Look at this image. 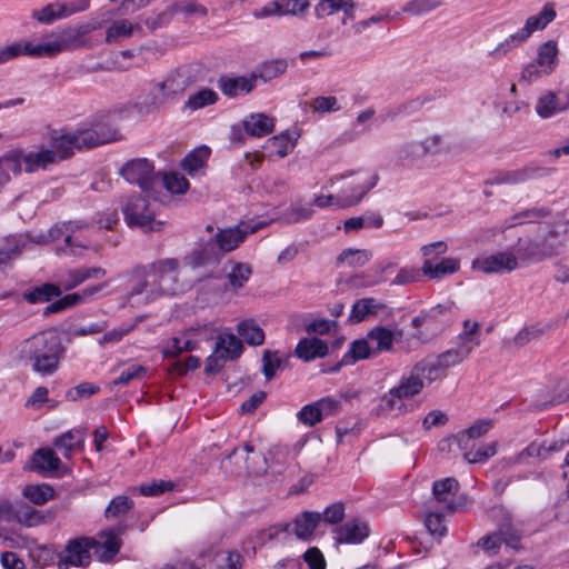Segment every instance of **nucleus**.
I'll use <instances>...</instances> for the list:
<instances>
[{
  "label": "nucleus",
  "mask_w": 569,
  "mask_h": 569,
  "mask_svg": "<svg viewBox=\"0 0 569 569\" xmlns=\"http://www.w3.org/2000/svg\"><path fill=\"white\" fill-rule=\"evenodd\" d=\"M97 29V23H83L76 29L61 32H49L40 42L31 40L16 41L0 47V64L20 56L31 58H53L63 51L79 49L84 46L83 36Z\"/></svg>",
  "instance_id": "obj_1"
},
{
  "label": "nucleus",
  "mask_w": 569,
  "mask_h": 569,
  "mask_svg": "<svg viewBox=\"0 0 569 569\" xmlns=\"http://www.w3.org/2000/svg\"><path fill=\"white\" fill-rule=\"evenodd\" d=\"M20 360L30 361L33 371L41 376H51L64 357L66 348L56 329H47L22 340L18 347Z\"/></svg>",
  "instance_id": "obj_2"
},
{
  "label": "nucleus",
  "mask_w": 569,
  "mask_h": 569,
  "mask_svg": "<svg viewBox=\"0 0 569 569\" xmlns=\"http://www.w3.org/2000/svg\"><path fill=\"white\" fill-rule=\"evenodd\" d=\"M421 371L420 367H412L408 373L402 375L398 385L390 388L380 398L376 409L377 415L389 417L409 412L411 408L406 403V400L419 395L426 386L420 379Z\"/></svg>",
  "instance_id": "obj_3"
},
{
  "label": "nucleus",
  "mask_w": 569,
  "mask_h": 569,
  "mask_svg": "<svg viewBox=\"0 0 569 569\" xmlns=\"http://www.w3.org/2000/svg\"><path fill=\"white\" fill-rule=\"evenodd\" d=\"M179 261L174 258L159 259L142 267L151 278V296L161 298L183 292L186 286L179 280Z\"/></svg>",
  "instance_id": "obj_4"
},
{
  "label": "nucleus",
  "mask_w": 569,
  "mask_h": 569,
  "mask_svg": "<svg viewBox=\"0 0 569 569\" xmlns=\"http://www.w3.org/2000/svg\"><path fill=\"white\" fill-rule=\"evenodd\" d=\"M358 182L347 189H342L337 194L316 196L313 204L318 208H348L361 201V199L376 187L378 176L368 172H360Z\"/></svg>",
  "instance_id": "obj_5"
},
{
  "label": "nucleus",
  "mask_w": 569,
  "mask_h": 569,
  "mask_svg": "<svg viewBox=\"0 0 569 569\" xmlns=\"http://www.w3.org/2000/svg\"><path fill=\"white\" fill-rule=\"evenodd\" d=\"M124 220L130 228H139L144 232L160 231L163 222L154 219V210L148 199L140 194L128 198L122 208Z\"/></svg>",
  "instance_id": "obj_6"
},
{
  "label": "nucleus",
  "mask_w": 569,
  "mask_h": 569,
  "mask_svg": "<svg viewBox=\"0 0 569 569\" xmlns=\"http://www.w3.org/2000/svg\"><path fill=\"white\" fill-rule=\"evenodd\" d=\"M268 221L259 219L241 220L234 227L218 229L217 233L209 240L222 252H229L239 247L247 236L268 226Z\"/></svg>",
  "instance_id": "obj_7"
},
{
  "label": "nucleus",
  "mask_w": 569,
  "mask_h": 569,
  "mask_svg": "<svg viewBox=\"0 0 569 569\" xmlns=\"http://www.w3.org/2000/svg\"><path fill=\"white\" fill-rule=\"evenodd\" d=\"M98 541L93 538L79 537L67 542L64 549L57 555V566L59 569H69L71 567L84 568L91 562V550Z\"/></svg>",
  "instance_id": "obj_8"
},
{
  "label": "nucleus",
  "mask_w": 569,
  "mask_h": 569,
  "mask_svg": "<svg viewBox=\"0 0 569 569\" xmlns=\"http://www.w3.org/2000/svg\"><path fill=\"white\" fill-rule=\"evenodd\" d=\"M77 149H91L120 140L117 128L109 121H97L90 128L73 131Z\"/></svg>",
  "instance_id": "obj_9"
},
{
  "label": "nucleus",
  "mask_w": 569,
  "mask_h": 569,
  "mask_svg": "<svg viewBox=\"0 0 569 569\" xmlns=\"http://www.w3.org/2000/svg\"><path fill=\"white\" fill-rule=\"evenodd\" d=\"M119 174L130 184L138 186L143 191L153 189L158 177L154 164L147 158H136L122 164Z\"/></svg>",
  "instance_id": "obj_10"
},
{
  "label": "nucleus",
  "mask_w": 569,
  "mask_h": 569,
  "mask_svg": "<svg viewBox=\"0 0 569 569\" xmlns=\"http://www.w3.org/2000/svg\"><path fill=\"white\" fill-rule=\"evenodd\" d=\"M90 0H67L50 2L41 9L33 10L31 18L42 24H51L57 20L86 11Z\"/></svg>",
  "instance_id": "obj_11"
},
{
  "label": "nucleus",
  "mask_w": 569,
  "mask_h": 569,
  "mask_svg": "<svg viewBox=\"0 0 569 569\" xmlns=\"http://www.w3.org/2000/svg\"><path fill=\"white\" fill-rule=\"evenodd\" d=\"M87 227L88 223L82 221H63L52 226L49 230L50 239L63 240V246L57 249L58 253L76 256L79 253V250L87 248V242H83L76 236L78 231Z\"/></svg>",
  "instance_id": "obj_12"
},
{
  "label": "nucleus",
  "mask_w": 569,
  "mask_h": 569,
  "mask_svg": "<svg viewBox=\"0 0 569 569\" xmlns=\"http://www.w3.org/2000/svg\"><path fill=\"white\" fill-rule=\"evenodd\" d=\"M228 459L234 460V463L238 465L237 475H261L268 468L267 458L250 443L234 448Z\"/></svg>",
  "instance_id": "obj_13"
},
{
  "label": "nucleus",
  "mask_w": 569,
  "mask_h": 569,
  "mask_svg": "<svg viewBox=\"0 0 569 569\" xmlns=\"http://www.w3.org/2000/svg\"><path fill=\"white\" fill-rule=\"evenodd\" d=\"M188 84V78L183 74L179 72L168 74L163 81L156 83L151 89L152 106L158 108L177 100L184 93Z\"/></svg>",
  "instance_id": "obj_14"
},
{
  "label": "nucleus",
  "mask_w": 569,
  "mask_h": 569,
  "mask_svg": "<svg viewBox=\"0 0 569 569\" xmlns=\"http://www.w3.org/2000/svg\"><path fill=\"white\" fill-rule=\"evenodd\" d=\"M333 539L338 545H360L370 535L368 523L353 518L332 529Z\"/></svg>",
  "instance_id": "obj_15"
},
{
  "label": "nucleus",
  "mask_w": 569,
  "mask_h": 569,
  "mask_svg": "<svg viewBox=\"0 0 569 569\" xmlns=\"http://www.w3.org/2000/svg\"><path fill=\"white\" fill-rule=\"evenodd\" d=\"M547 169L538 167L536 164H528L519 169L499 171L490 177L486 184L499 186V184H518L526 182L527 180L541 178L547 174Z\"/></svg>",
  "instance_id": "obj_16"
},
{
  "label": "nucleus",
  "mask_w": 569,
  "mask_h": 569,
  "mask_svg": "<svg viewBox=\"0 0 569 569\" xmlns=\"http://www.w3.org/2000/svg\"><path fill=\"white\" fill-rule=\"evenodd\" d=\"M18 153L19 167L28 173H33L38 170H46L49 166L56 163V152L44 147L39 148L37 151L24 152L21 149H14Z\"/></svg>",
  "instance_id": "obj_17"
},
{
  "label": "nucleus",
  "mask_w": 569,
  "mask_h": 569,
  "mask_svg": "<svg viewBox=\"0 0 569 569\" xmlns=\"http://www.w3.org/2000/svg\"><path fill=\"white\" fill-rule=\"evenodd\" d=\"M200 559L211 558V569H241L243 556L237 550H220L213 552L212 548H201L198 551Z\"/></svg>",
  "instance_id": "obj_18"
},
{
  "label": "nucleus",
  "mask_w": 569,
  "mask_h": 569,
  "mask_svg": "<svg viewBox=\"0 0 569 569\" xmlns=\"http://www.w3.org/2000/svg\"><path fill=\"white\" fill-rule=\"evenodd\" d=\"M217 86L223 96L233 99L251 92L256 87V76H221Z\"/></svg>",
  "instance_id": "obj_19"
},
{
  "label": "nucleus",
  "mask_w": 569,
  "mask_h": 569,
  "mask_svg": "<svg viewBox=\"0 0 569 569\" xmlns=\"http://www.w3.org/2000/svg\"><path fill=\"white\" fill-rule=\"evenodd\" d=\"M126 526L118 525L114 528L104 530L100 533L103 539L102 542L98 541L93 550L98 553L100 560L107 562L113 559L121 548L120 536L124 532Z\"/></svg>",
  "instance_id": "obj_20"
},
{
  "label": "nucleus",
  "mask_w": 569,
  "mask_h": 569,
  "mask_svg": "<svg viewBox=\"0 0 569 569\" xmlns=\"http://www.w3.org/2000/svg\"><path fill=\"white\" fill-rule=\"evenodd\" d=\"M472 267L485 273L512 271L518 267V261L512 252H498L482 260L473 261Z\"/></svg>",
  "instance_id": "obj_21"
},
{
  "label": "nucleus",
  "mask_w": 569,
  "mask_h": 569,
  "mask_svg": "<svg viewBox=\"0 0 569 569\" xmlns=\"http://www.w3.org/2000/svg\"><path fill=\"white\" fill-rule=\"evenodd\" d=\"M298 138L299 134L296 130H286L269 138L264 143V149L269 157L284 158L293 150Z\"/></svg>",
  "instance_id": "obj_22"
},
{
  "label": "nucleus",
  "mask_w": 569,
  "mask_h": 569,
  "mask_svg": "<svg viewBox=\"0 0 569 569\" xmlns=\"http://www.w3.org/2000/svg\"><path fill=\"white\" fill-rule=\"evenodd\" d=\"M492 426V420H478L468 429L453 435L449 440L456 443L460 450H467L475 447L473 440L485 436Z\"/></svg>",
  "instance_id": "obj_23"
},
{
  "label": "nucleus",
  "mask_w": 569,
  "mask_h": 569,
  "mask_svg": "<svg viewBox=\"0 0 569 569\" xmlns=\"http://www.w3.org/2000/svg\"><path fill=\"white\" fill-rule=\"evenodd\" d=\"M366 338L368 339L373 355L377 357L380 353L392 351L396 341V332L388 327L376 326L367 332Z\"/></svg>",
  "instance_id": "obj_24"
},
{
  "label": "nucleus",
  "mask_w": 569,
  "mask_h": 569,
  "mask_svg": "<svg viewBox=\"0 0 569 569\" xmlns=\"http://www.w3.org/2000/svg\"><path fill=\"white\" fill-rule=\"evenodd\" d=\"M517 254L520 260L528 263H533L552 257L555 254V249L547 242L546 239L529 240L523 246H519L517 249Z\"/></svg>",
  "instance_id": "obj_25"
},
{
  "label": "nucleus",
  "mask_w": 569,
  "mask_h": 569,
  "mask_svg": "<svg viewBox=\"0 0 569 569\" xmlns=\"http://www.w3.org/2000/svg\"><path fill=\"white\" fill-rule=\"evenodd\" d=\"M557 17L555 4L551 2L546 3L539 13L527 18L525 26L519 30L523 37L528 40L531 34L536 31L543 30L549 23H551Z\"/></svg>",
  "instance_id": "obj_26"
},
{
  "label": "nucleus",
  "mask_w": 569,
  "mask_h": 569,
  "mask_svg": "<svg viewBox=\"0 0 569 569\" xmlns=\"http://www.w3.org/2000/svg\"><path fill=\"white\" fill-rule=\"evenodd\" d=\"M460 269V260L457 258H443L439 261L426 259L421 271L429 279H441L453 274Z\"/></svg>",
  "instance_id": "obj_27"
},
{
  "label": "nucleus",
  "mask_w": 569,
  "mask_h": 569,
  "mask_svg": "<svg viewBox=\"0 0 569 569\" xmlns=\"http://www.w3.org/2000/svg\"><path fill=\"white\" fill-rule=\"evenodd\" d=\"M86 431L82 428H74L58 436L53 446L60 450L64 458H71L73 452L83 446Z\"/></svg>",
  "instance_id": "obj_28"
},
{
  "label": "nucleus",
  "mask_w": 569,
  "mask_h": 569,
  "mask_svg": "<svg viewBox=\"0 0 569 569\" xmlns=\"http://www.w3.org/2000/svg\"><path fill=\"white\" fill-rule=\"evenodd\" d=\"M242 351V342L233 333H222L218 336L214 353L222 360V362L232 361L239 358Z\"/></svg>",
  "instance_id": "obj_29"
},
{
  "label": "nucleus",
  "mask_w": 569,
  "mask_h": 569,
  "mask_svg": "<svg viewBox=\"0 0 569 569\" xmlns=\"http://www.w3.org/2000/svg\"><path fill=\"white\" fill-rule=\"evenodd\" d=\"M295 352L299 359L308 362L316 358H325L329 352V348L328 345L319 338H302L298 341Z\"/></svg>",
  "instance_id": "obj_30"
},
{
  "label": "nucleus",
  "mask_w": 569,
  "mask_h": 569,
  "mask_svg": "<svg viewBox=\"0 0 569 569\" xmlns=\"http://www.w3.org/2000/svg\"><path fill=\"white\" fill-rule=\"evenodd\" d=\"M242 123L246 132L256 138L266 137L274 130V119L262 112L249 114Z\"/></svg>",
  "instance_id": "obj_31"
},
{
  "label": "nucleus",
  "mask_w": 569,
  "mask_h": 569,
  "mask_svg": "<svg viewBox=\"0 0 569 569\" xmlns=\"http://www.w3.org/2000/svg\"><path fill=\"white\" fill-rule=\"evenodd\" d=\"M459 490V482L456 478L447 477L436 480L432 485V495L438 502L446 505L450 511L455 510V497Z\"/></svg>",
  "instance_id": "obj_32"
},
{
  "label": "nucleus",
  "mask_w": 569,
  "mask_h": 569,
  "mask_svg": "<svg viewBox=\"0 0 569 569\" xmlns=\"http://www.w3.org/2000/svg\"><path fill=\"white\" fill-rule=\"evenodd\" d=\"M211 150L207 146H200L189 153L181 161V168L190 177L194 178L202 174V170L210 157Z\"/></svg>",
  "instance_id": "obj_33"
},
{
  "label": "nucleus",
  "mask_w": 569,
  "mask_h": 569,
  "mask_svg": "<svg viewBox=\"0 0 569 569\" xmlns=\"http://www.w3.org/2000/svg\"><path fill=\"white\" fill-rule=\"evenodd\" d=\"M479 330V322L465 320L462 323V330L457 336V347L460 350H463L468 357L481 343Z\"/></svg>",
  "instance_id": "obj_34"
},
{
  "label": "nucleus",
  "mask_w": 569,
  "mask_h": 569,
  "mask_svg": "<svg viewBox=\"0 0 569 569\" xmlns=\"http://www.w3.org/2000/svg\"><path fill=\"white\" fill-rule=\"evenodd\" d=\"M319 523L320 512L303 511L293 520V532L298 539L310 541Z\"/></svg>",
  "instance_id": "obj_35"
},
{
  "label": "nucleus",
  "mask_w": 569,
  "mask_h": 569,
  "mask_svg": "<svg viewBox=\"0 0 569 569\" xmlns=\"http://www.w3.org/2000/svg\"><path fill=\"white\" fill-rule=\"evenodd\" d=\"M376 357L366 337L352 341L348 350L342 356L340 363L333 370H338L341 366H350L358 360Z\"/></svg>",
  "instance_id": "obj_36"
},
{
  "label": "nucleus",
  "mask_w": 569,
  "mask_h": 569,
  "mask_svg": "<svg viewBox=\"0 0 569 569\" xmlns=\"http://www.w3.org/2000/svg\"><path fill=\"white\" fill-rule=\"evenodd\" d=\"M134 273L140 277V280L128 291V299L130 301L137 300L142 303H149L158 299V297L151 296V278H148L147 272L142 270V267L137 268Z\"/></svg>",
  "instance_id": "obj_37"
},
{
  "label": "nucleus",
  "mask_w": 569,
  "mask_h": 569,
  "mask_svg": "<svg viewBox=\"0 0 569 569\" xmlns=\"http://www.w3.org/2000/svg\"><path fill=\"white\" fill-rule=\"evenodd\" d=\"M382 308L383 305L375 298L358 299L352 305L348 319L352 323H359L367 317L377 315Z\"/></svg>",
  "instance_id": "obj_38"
},
{
  "label": "nucleus",
  "mask_w": 569,
  "mask_h": 569,
  "mask_svg": "<svg viewBox=\"0 0 569 569\" xmlns=\"http://www.w3.org/2000/svg\"><path fill=\"white\" fill-rule=\"evenodd\" d=\"M536 112L542 119H549L562 112L561 96H557L552 91H546L537 100Z\"/></svg>",
  "instance_id": "obj_39"
},
{
  "label": "nucleus",
  "mask_w": 569,
  "mask_h": 569,
  "mask_svg": "<svg viewBox=\"0 0 569 569\" xmlns=\"http://www.w3.org/2000/svg\"><path fill=\"white\" fill-rule=\"evenodd\" d=\"M106 274V270L101 267L78 268L67 272L64 280V289L71 290L88 279H98Z\"/></svg>",
  "instance_id": "obj_40"
},
{
  "label": "nucleus",
  "mask_w": 569,
  "mask_h": 569,
  "mask_svg": "<svg viewBox=\"0 0 569 569\" xmlns=\"http://www.w3.org/2000/svg\"><path fill=\"white\" fill-rule=\"evenodd\" d=\"M239 337L250 346L264 342V331L253 319H244L237 325Z\"/></svg>",
  "instance_id": "obj_41"
},
{
  "label": "nucleus",
  "mask_w": 569,
  "mask_h": 569,
  "mask_svg": "<svg viewBox=\"0 0 569 569\" xmlns=\"http://www.w3.org/2000/svg\"><path fill=\"white\" fill-rule=\"evenodd\" d=\"M545 74H549L553 71L558 63V48L553 40H549L542 43L538 49L537 59L535 60Z\"/></svg>",
  "instance_id": "obj_42"
},
{
  "label": "nucleus",
  "mask_w": 569,
  "mask_h": 569,
  "mask_svg": "<svg viewBox=\"0 0 569 569\" xmlns=\"http://www.w3.org/2000/svg\"><path fill=\"white\" fill-rule=\"evenodd\" d=\"M287 69L288 62L286 59H273L263 62L251 73L256 76V81L261 79L263 82H268L283 74Z\"/></svg>",
  "instance_id": "obj_43"
},
{
  "label": "nucleus",
  "mask_w": 569,
  "mask_h": 569,
  "mask_svg": "<svg viewBox=\"0 0 569 569\" xmlns=\"http://www.w3.org/2000/svg\"><path fill=\"white\" fill-rule=\"evenodd\" d=\"M60 295L61 290L57 284L47 282L24 291L23 299L29 303L36 305L40 302H48Z\"/></svg>",
  "instance_id": "obj_44"
},
{
  "label": "nucleus",
  "mask_w": 569,
  "mask_h": 569,
  "mask_svg": "<svg viewBox=\"0 0 569 569\" xmlns=\"http://www.w3.org/2000/svg\"><path fill=\"white\" fill-rule=\"evenodd\" d=\"M353 7L352 0H319L315 7V13L317 18H323L343 11L346 16L351 17Z\"/></svg>",
  "instance_id": "obj_45"
},
{
  "label": "nucleus",
  "mask_w": 569,
  "mask_h": 569,
  "mask_svg": "<svg viewBox=\"0 0 569 569\" xmlns=\"http://www.w3.org/2000/svg\"><path fill=\"white\" fill-rule=\"evenodd\" d=\"M32 463L38 471H56L61 461L51 448H40L32 456Z\"/></svg>",
  "instance_id": "obj_46"
},
{
  "label": "nucleus",
  "mask_w": 569,
  "mask_h": 569,
  "mask_svg": "<svg viewBox=\"0 0 569 569\" xmlns=\"http://www.w3.org/2000/svg\"><path fill=\"white\" fill-rule=\"evenodd\" d=\"M73 138V131L51 138L50 150L56 152V161L68 159L73 154V150L77 149V142Z\"/></svg>",
  "instance_id": "obj_47"
},
{
  "label": "nucleus",
  "mask_w": 569,
  "mask_h": 569,
  "mask_svg": "<svg viewBox=\"0 0 569 569\" xmlns=\"http://www.w3.org/2000/svg\"><path fill=\"white\" fill-rule=\"evenodd\" d=\"M22 496L30 502L42 506L53 499L54 490L48 483L27 485L22 489Z\"/></svg>",
  "instance_id": "obj_48"
},
{
  "label": "nucleus",
  "mask_w": 569,
  "mask_h": 569,
  "mask_svg": "<svg viewBox=\"0 0 569 569\" xmlns=\"http://www.w3.org/2000/svg\"><path fill=\"white\" fill-rule=\"evenodd\" d=\"M550 213L551 210L547 207L526 209L506 219L505 228H513L525 222H536L541 218L548 217Z\"/></svg>",
  "instance_id": "obj_49"
},
{
  "label": "nucleus",
  "mask_w": 569,
  "mask_h": 569,
  "mask_svg": "<svg viewBox=\"0 0 569 569\" xmlns=\"http://www.w3.org/2000/svg\"><path fill=\"white\" fill-rule=\"evenodd\" d=\"M196 342L189 338L188 332H183L180 336L172 337L162 349L164 358H176L184 351H191L196 349Z\"/></svg>",
  "instance_id": "obj_50"
},
{
  "label": "nucleus",
  "mask_w": 569,
  "mask_h": 569,
  "mask_svg": "<svg viewBox=\"0 0 569 569\" xmlns=\"http://www.w3.org/2000/svg\"><path fill=\"white\" fill-rule=\"evenodd\" d=\"M23 240L20 236H8L0 242V266L7 264L21 254Z\"/></svg>",
  "instance_id": "obj_51"
},
{
  "label": "nucleus",
  "mask_w": 569,
  "mask_h": 569,
  "mask_svg": "<svg viewBox=\"0 0 569 569\" xmlns=\"http://www.w3.org/2000/svg\"><path fill=\"white\" fill-rule=\"evenodd\" d=\"M219 97L212 89H202L191 94L184 103V108L191 111L214 104Z\"/></svg>",
  "instance_id": "obj_52"
},
{
  "label": "nucleus",
  "mask_w": 569,
  "mask_h": 569,
  "mask_svg": "<svg viewBox=\"0 0 569 569\" xmlns=\"http://www.w3.org/2000/svg\"><path fill=\"white\" fill-rule=\"evenodd\" d=\"M455 308L452 301L445 303H438L429 309H423L425 316H427L428 323H449L451 321V313Z\"/></svg>",
  "instance_id": "obj_53"
},
{
  "label": "nucleus",
  "mask_w": 569,
  "mask_h": 569,
  "mask_svg": "<svg viewBox=\"0 0 569 569\" xmlns=\"http://www.w3.org/2000/svg\"><path fill=\"white\" fill-rule=\"evenodd\" d=\"M134 507L133 500L128 496L113 497L104 510V517L120 518L128 513Z\"/></svg>",
  "instance_id": "obj_54"
},
{
  "label": "nucleus",
  "mask_w": 569,
  "mask_h": 569,
  "mask_svg": "<svg viewBox=\"0 0 569 569\" xmlns=\"http://www.w3.org/2000/svg\"><path fill=\"white\" fill-rule=\"evenodd\" d=\"M313 213L311 203L296 202L283 212V220L287 223H299L310 219Z\"/></svg>",
  "instance_id": "obj_55"
},
{
  "label": "nucleus",
  "mask_w": 569,
  "mask_h": 569,
  "mask_svg": "<svg viewBox=\"0 0 569 569\" xmlns=\"http://www.w3.org/2000/svg\"><path fill=\"white\" fill-rule=\"evenodd\" d=\"M346 516V506L341 501L328 505L322 512H320V522L328 526H340Z\"/></svg>",
  "instance_id": "obj_56"
},
{
  "label": "nucleus",
  "mask_w": 569,
  "mask_h": 569,
  "mask_svg": "<svg viewBox=\"0 0 569 569\" xmlns=\"http://www.w3.org/2000/svg\"><path fill=\"white\" fill-rule=\"evenodd\" d=\"M526 41L527 39L523 37L521 31L518 30L515 33L510 34L508 38H506L503 41H501L493 50L489 52V56L495 59H501L502 57L507 56L511 50L518 48Z\"/></svg>",
  "instance_id": "obj_57"
},
{
  "label": "nucleus",
  "mask_w": 569,
  "mask_h": 569,
  "mask_svg": "<svg viewBox=\"0 0 569 569\" xmlns=\"http://www.w3.org/2000/svg\"><path fill=\"white\" fill-rule=\"evenodd\" d=\"M17 157L18 153L14 152V149L0 157V186L6 184L10 180V172L17 174L22 171Z\"/></svg>",
  "instance_id": "obj_58"
},
{
  "label": "nucleus",
  "mask_w": 569,
  "mask_h": 569,
  "mask_svg": "<svg viewBox=\"0 0 569 569\" xmlns=\"http://www.w3.org/2000/svg\"><path fill=\"white\" fill-rule=\"evenodd\" d=\"M461 451L469 463H483L497 453V442L482 445L477 450H473V447H471Z\"/></svg>",
  "instance_id": "obj_59"
},
{
  "label": "nucleus",
  "mask_w": 569,
  "mask_h": 569,
  "mask_svg": "<svg viewBox=\"0 0 569 569\" xmlns=\"http://www.w3.org/2000/svg\"><path fill=\"white\" fill-rule=\"evenodd\" d=\"M425 527L427 528L430 536L438 540L448 533L445 517L440 512H427L425 517Z\"/></svg>",
  "instance_id": "obj_60"
},
{
  "label": "nucleus",
  "mask_w": 569,
  "mask_h": 569,
  "mask_svg": "<svg viewBox=\"0 0 569 569\" xmlns=\"http://www.w3.org/2000/svg\"><path fill=\"white\" fill-rule=\"evenodd\" d=\"M443 3V0H411L403 6L402 12L411 16H423L441 7Z\"/></svg>",
  "instance_id": "obj_61"
},
{
  "label": "nucleus",
  "mask_w": 569,
  "mask_h": 569,
  "mask_svg": "<svg viewBox=\"0 0 569 569\" xmlns=\"http://www.w3.org/2000/svg\"><path fill=\"white\" fill-rule=\"evenodd\" d=\"M371 258V252L366 249H346L338 256V262L350 267H362Z\"/></svg>",
  "instance_id": "obj_62"
},
{
  "label": "nucleus",
  "mask_w": 569,
  "mask_h": 569,
  "mask_svg": "<svg viewBox=\"0 0 569 569\" xmlns=\"http://www.w3.org/2000/svg\"><path fill=\"white\" fill-rule=\"evenodd\" d=\"M395 332V342L398 345V348L406 353H410L417 350L420 346H422L426 342V340L422 338V333L419 331L410 333L406 337H403V331L401 329H397Z\"/></svg>",
  "instance_id": "obj_63"
},
{
  "label": "nucleus",
  "mask_w": 569,
  "mask_h": 569,
  "mask_svg": "<svg viewBox=\"0 0 569 569\" xmlns=\"http://www.w3.org/2000/svg\"><path fill=\"white\" fill-rule=\"evenodd\" d=\"M14 520L27 527H34L43 522L44 517L39 510L27 505H21L16 510Z\"/></svg>",
  "instance_id": "obj_64"
}]
</instances>
